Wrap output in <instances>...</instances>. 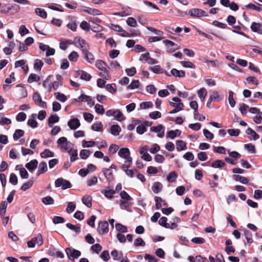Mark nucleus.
<instances>
[{
	"label": "nucleus",
	"mask_w": 262,
	"mask_h": 262,
	"mask_svg": "<svg viewBox=\"0 0 262 262\" xmlns=\"http://www.w3.org/2000/svg\"><path fill=\"white\" fill-rule=\"evenodd\" d=\"M76 208V205L73 202H69L66 209V211L68 213L73 212Z\"/></svg>",
	"instance_id": "69168bd1"
},
{
	"label": "nucleus",
	"mask_w": 262,
	"mask_h": 262,
	"mask_svg": "<svg viewBox=\"0 0 262 262\" xmlns=\"http://www.w3.org/2000/svg\"><path fill=\"white\" fill-rule=\"evenodd\" d=\"M24 135V131L21 129H16L13 134L14 140H17Z\"/></svg>",
	"instance_id": "de8ad7c7"
},
{
	"label": "nucleus",
	"mask_w": 262,
	"mask_h": 262,
	"mask_svg": "<svg viewBox=\"0 0 262 262\" xmlns=\"http://www.w3.org/2000/svg\"><path fill=\"white\" fill-rule=\"evenodd\" d=\"M126 24L129 26L132 27H136L137 26V23L136 19L132 17H129L127 19Z\"/></svg>",
	"instance_id": "603ef678"
},
{
	"label": "nucleus",
	"mask_w": 262,
	"mask_h": 262,
	"mask_svg": "<svg viewBox=\"0 0 262 262\" xmlns=\"http://www.w3.org/2000/svg\"><path fill=\"white\" fill-rule=\"evenodd\" d=\"M97 230L100 235H103L107 233L109 231L108 222L106 221L99 222Z\"/></svg>",
	"instance_id": "1a4fd4ad"
},
{
	"label": "nucleus",
	"mask_w": 262,
	"mask_h": 262,
	"mask_svg": "<svg viewBox=\"0 0 262 262\" xmlns=\"http://www.w3.org/2000/svg\"><path fill=\"white\" fill-rule=\"evenodd\" d=\"M226 163L221 160H217L213 161L211 164V166L215 168H221L225 166Z\"/></svg>",
	"instance_id": "cd10ccee"
},
{
	"label": "nucleus",
	"mask_w": 262,
	"mask_h": 262,
	"mask_svg": "<svg viewBox=\"0 0 262 262\" xmlns=\"http://www.w3.org/2000/svg\"><path fill=\"white\" fill-rule=\"evenodd\" d=\"M129 201H120L119 202L120 208L121 209L126 210L130 211L129 206L130 204L128 202Z\"/></svg>",
	"instance_id": "f704fd0d"
},
{
	"label": "nucleus",
	"mask_w": 262,
	"mask_h": 262,
	"mask_svg": "<svg viewBox=\"0 0 262 262\" xmlns=\"http://www.w3.org/2000/svg\"><path fill=\"white\" fill-rule=\"evenodd\" d=\"M121 130L120 126L117 124L113 125L111 127V133L114 136H117Z\"/></svg>",
	"instance_id": "2f4dec72"
},
{
	"label": "nucleus",
	"mask_w": 262,
	"mask_h": 262,
	"mask_svg": "<svg viewBox=\"0 0 262 262\" xmlns=\"http://www.w3.org/2000/svg\"><path fill=\"white\" fill-rule=\"evenodd\" d=\"M95 112L100 115H103L104 113L105 110L102 105L97 104L95 106Z\"/></svg>",
	"instance_id": "680f3d73"
},
{
	"label": "nucleus",
	"mask_w": 262,
	"mask_h": 262,
	"mask_svg": "<svg viewBox=\"0 0 262 262\" xmlns=\"http://www.w3.org/2000/svg\"><path fill=\"white\" fill-rule=\"evenodd\" d=\"M155 201L156 202V208L157 209H159L162 206L166 205V202L159 196H156L155 198Z\"/></svg>",
	"instance_id": "a878e982"
},
{
	"label": "nucleus",
	"mask_w": 262,
	"mask_h": 262,
	"mask_svg": "<svg viewBox=\"0 0 262 262\" xmlns=\"http://www.w3.org/2000/svg\"><path fill=\"white\" fill-rule=\"evenodd\" d=\"M170 73L172 76L176 77L183 78L185 76V72L184 71L178 70L176 69H172L170 71Z\"/></svg>",
	"instance_id": "5701e85b"
},
{
	"label": "nucleus",
	"mask_w": 262,
	"mask_h": 262,
	"mask_svg": "<svg viewBox=\"0 0 262 262\" xmlns=\"http://www.w3.org/2000/svg\"><path fill=\"white\" fill-rule=\"evenodd\" d=\"M167 219L166 217H162L160 219L159 221V224L162 226L167 228L169 227V224L167 223Z\"/></svg>",
	"instance_id": "e2e57ef3"
},
{
	"label": "nucleus",
	"mask_w": 262,
	"mask_h": 262,
	"mask_svg": "<svg viewBox=\"0 0 262 262\" xmlns=\"http://www.w3.org/2000/svg\"><path fill=\"white\" fill-rule=\"evenodd\" d=\"M35 13L36 15L43 18H46L47 17V13L43 9L36 8L35 10Z\"/></svg>",
	"instance_id": "58836bf2"
},
{
	"label": "nucleus",
	"mask_w": 262,
	"mask_h": 262,
	"mask_svg": "<svg viewBox=\"0 0 262 262\" xmlns=\"http://www.w3.org/2000/svg\"><path fill=\"white\" fill-rule=\"evenodd\" d=\"M57 143L61 150L68 152H70L71 149H73V144L69 142L64 137L59 138L57 141Z\"/></svg>",
	"instance_id": "f03ea898"
},
{
	"label": "nucleus",
	"mask_w": 262,
	"mask_h": 262,
	"mask_svg": "<svg viewBox=\"0 0 262 262\" xmlns=\"http://www.w3.org/2000/svg\"><path fill=\"white\" fill-rule=\"evenodd\" d=\"M178 178V174L175 171H171L167 177V180L169 182H174Z\"/></svg>",
	"instance_id": "4c0bfd02"
},
{
	"label": "nucleus",
	"mask_w": 262,
	"mask_h": 262,
	"mask_svg": "<svg viewBox=\"0 0 262 262\" xmlns=\"http://www.w3.org/2000/svg\"><path fill=\"white\" fill-rule=\"evenodd\" d=\"M69 127L73 130H75L80 126L79 120L77 118H72L68 122Z\"/></svg>",
	"instance_id": "2eb2a0df"
},
{
	"label": "nucleus",
	"mask_w": 262,
	"mask_h": 262,
	"mask_svg": "<svg viewBox=\"0 0 262 262\" xmlns=\"http://www.w3.org/2000/svg\"><path fill=\"white\" fill-rule=\"evenodd\" d=\"M89 50H87L86 51H84L82 53L84 55V58L85 60L90 63H94L95 61V57L94 55L89 52Z\"/></svg>",
	"instance_id": "4be33fe9"
},
{
	"label": "nucleus",
	"mask_w": 262,
	"mask_h": 262,
	"mask_svg": "<svg viewBox=\"0 0 262 262\" xmlns=\"http://www.w3.org/2000/svg\"><path fill=\"white\" fill-rule=\"evenodd\" d=\"M38 165V161L37 160H32L25 165V167L30 171L32 172L35 170Z\"/></svg>",
	"instance_id": "6ab92c4d"
},
{
	"label": "nucleus",
	"mask_w": 262,
	"mask_h": 262,
	"mask_svg": "<svg viewBox=\"0 0 262 262\" xmlns=\"http://www.w3.org/2000/svg\"><path fill=\"white\" fill-rule=\"evenodd\" d=\"M209 97L211 98V100L213 101H221L223 99L222 98L220 97L218 92L216 91L212 92Z\"/></svg>",
	"instance_id": "49530a36"
},
{
	"label": "nucleus",
	"mask_w": 262,
	"mask_h": 262,
	"mask_svg": "<svg viewBox=\"0 0 262 262\" xmlns=\"http://www.w3.org/2000/svg\"><path fill=\"white\" fill-rule=\"evenodd\" d=\"M33 184V181L29 180L27 182L24 183L21 187V189L23 191H26L29 189Z\"/></svg>",
	"instance_id": "a18cd8bd"
},
{
	"label": "nucleus",
	"mask_w": 262,
	"mask_h": 262,
	"mask_svg": "<svg viewBox=\"0 0 262 262\" xmlns=\"http://www.w3.org/2000/svg\"><path fill=\"white\" fill-rule=\"evenodd\" d=\"M66 226L69 229L74 231L76 233H79L80 231V227L79 226H75L71 224V223H67Z\"/></svg>",
	"instance_id": "6e6d98bb"
},
{
	"label": "nucleus",
	"mask_w": 262,
	"mask_h": 262,
	"mask_svg": "<svg viewBox=\"0 0 262 262\" xmlns=\"http://www.w3.org/2000/svg\"><path fill=\"white\" fill-rule=\"evenodd\" d=\"M54 153L48 149H45L43 152L40 153V157L42 158H47L53 157Z\"/></svg>",
	"instance_id": "a19ab883"
},
{
	"label": "nucleus",
	"mask_w": 262,
	"mask_h": 262,
	"mask_svg": "<svg viewBox=\"0 0 262 262\" xmlns=\"http://www.w3.org/2000/svg\"><path fill=\"white\" fill-rule=\"evenodd\" d=\"M33 99L36 104L40 107L42 108H46L47 107L46 103L42 100L40 95L38 93H35L34 94Z\"/></svg>",
	"instance_id": "f8f14e48"
},
{
	"label": "nucleus",
	"mask_w": 262,
	"mask_h": 262,
	"mask_svg": "<svg viewBox=\"0 0 262 262\" xmlns=\"http://www.w3.org/2000/svg\"><path fill=\"white\" fill-rule=\"evenodd\" d=\"M121 198L122 201H130L132 200L130 196L125 191H121L120 193Z\"/></svg>",
	"instance_id": "bf43d9fd"
},
{
	"label": "nucleus",
	"mask_w": 262,
	"mask_h": 262,
	"mask_svg": "<svg viewBox=\"0 0 262 262\" xmlns=\"http://www.w3.org/2000/svg\"><path fill=\"white\" fill-rule=\"evenodd\" d=\"M115 228L117 231L120 232V233H126L128 231L127 227L120 223H117Z\"/></svg>",
	"instance_id": "72a5a7b5"
},
{
	"label": "nucleus",
	"mask_w": 262,
	"mask_h": 262,
	"mask_svg": "<svg viewBox=\"0 0 262 262\" xmlns=\"http://www.w3.org/2000/svg\"><path fill=\"white\" fill-rule=\"evenodd\" d=\"M95 65L100 71L99 75L106 80H109L111 77L109 71L106 69V63L101 60H98L96 61Z\"/></svg>",
	"instance_id": "f257e3e1"
},
{
	"label": "nucleus",
	"mask_w": 262,
	"mask_h": 262,
	"mask_svg": "<svg viewBox=\"0 0 262 262\" xmlns=\"http://www.w3.org/2000/svg\"><path fill=\"white\" fill-rule=\"evenodd\" d=\"M59 118L57 115H52L48 119V124L49 127H52L53 124L59 121Z\"/></svg>",
	"instance_id": "bb28decb"
},
{
	"label": "nucleus",
	"mask_w": 262,
	"mask_h": 262,
	"mask_svg": "<svg viewBox=\"0 0 262 262\" xmlns=\"http://www.w3.org/2000/svg\"><path fill=\"white\" fill-rule=\"evenodd\" d=\"M79 55L77 52L73 51L69 55V59L71 61H76L78 58Z\"/></svg>",
	"instance_id": "3c124183"
},
{
	"label": "nucleus",
	"mask_w": 262,
	"mask_h": 262,
	"mask_svg": "<svg viewBox=\"0 0 262 262\" xmlns=\"http://www.w3.org/2000/svg\"><path fill=\"white\" fill-rule=\"evenodd\" d=\"M163 42L167 47V51L168 52H173L176 50L180 48V46L169 40H164Z\"/></svg>",
	"instance_id": "9d476101"
},
{
	"label": "nucleus",
	"mask_w": 262,
	"mask_h": 262,
	"mask_svg": "<svg viewBox=\"0 0 262 262\" xmlns=\"http://www.w3.org/2000/svg\"><path fill=\"white\" fill-rule=\"evenodd\" d=\"M40 80V77L35 74H31L28 79V82L32 83L34 81H38Z\"/></svg>",
	"instance_id": "09e8293b"
},
{
	"label": "nucleus",
	"mask_w": 262,
	"mask_h": 262,
	"mask_svg": "<svg viewBox=\"0 0 262 262\" xmlns=\"http://www.w3.org/2000/svg\"><path fill=\"white\" fill-rule=\"evenodd\" d=\"M7 207V203L6 201H3L0 204V215L3 217L6 213Z\"/></svg>",
	"instance_id": "37998d69"
},
{
	"label": "nucleus",
	"mask_w": 262,
	"mask_h": 262,
	"mask_svg": "<svg viewBox=\"0 0 262 262\" xmlns=\"http://www.w3.org/2000/svg\"><path fill=\"white\" fill-rule=\"evenodd\" d=\"M188 14L191 16L195 17L208 16V14L205 11L199 8L190 9L188 11Z\"/></svg>",
	"instance_id": "423d86ee"
},
{
	"label": "nucleus",
	"mask_w": 262,
	"mask_h": 262,
	"mask_svg": "<svg viewBox=\"0 0 262 262\" xmlns=\"http://www.w3.org/2000/svg\"><path fill=\"white\" fill-rule=\"evenodd\" d=\"M66 252L68 258L72 260L78 258L81 255L80 251L70 248L66 249Z\"/></svg>",
	"instance_id": "6e6552de"
},
{
	"label": "nucleus",
	"mask_w": 262,
	"mask_h": 262,
	"mask_svg": "<svg viewBox=\"0 0 262 262\" xmlns=\"http://www.w3.org/2000/svg\"><path fill=\"white\" fill-rule=\"evenodd\" d=\"M78 99L82 102H86L88 105L90 107H92L94 105V102L92 100L89 96L82 94L79 97Z\"/></svg>",
	"instance_id": "f3484780"
},
{
	"label": "nucleus",
	"mask_w": 262,
	"mask_h": 262,
	"mask_svg": "<svg viewBox=\"0 0 262 262\" xmlns=\"http://www.w3.org/2000/svg\"><path fill=\"white\" fill-rule=\"evenodd\" d=\"M42 202L45 205H51L54 203V200L51 196H47L42 199Z\"/></svg>",
	"instance_id": "5fc2aeb1"
},
{
	"label": "nucleus",
	"mask_w": 262,
	"mask_h": 262,
	"mask_svg": "<svg viewBox=\"0 0 262 262\" xmlns=\"http://www.w3.org/2000/svg\"><path fill=\"white\" fill-rule=\"evenodd\" d=\"M172 100L173 102H170V105L171 106L183 110L184 104L181 102V100L179 98L173 97Z\"/></svg>",
	"instance_id": "dca6fc26"
},
{
	"label": "nucleus",
	"mask_w": 262,
	"mask_h": 262,
	"mask_svg": "<svg viewBox=\"0 0 262 262\" xmlns=\"http://www.w3.org/2000/svg\"><path fill=\"white\" fill-rule=\"evenodd\" d=\"M245 148L249 152L252 154L255 153V148L254 145L252 144H246L244 145Z\"/></svg>",
	"instance_id": "774afa93"
},
{
	"label": "nucleus",
	"mask_w": 262,
	"mask_h": 262,
	"mask_svg": "<svg viewBox=\"0 0 262 262\" xmlns=\"http://www.w3.org/2000/svg\"><path fill=\"white\" fill-rule=\"evenodd\" d=\"M134 245L135 247H144L145 243L142 238L138 237L135 240Z\"/></svg>",
	"instance_id": "864d4df0"
},
{
	"label": "nucleus",
	"mask_w": 262,
	"mask_h": 262,
	"mask_svg": "<svg viewBox=\"0 0 262 262\" xmlns=\"http://www.w3.org/2000/svg\"><path fill=\"white\" fill-rule=\"evenodd\" d=\"M106 89L108 92L111 93H115L117 90L116 85L114 83L108 84L106 86Z\"/></svg>",
	"instance_id": "0e129e2a"
},
{
	"label": "nucleus",
	"mask_w": 262,
	"mask_h": 262,
	"mask_svg": "<svg viewBox=\"0 0 262 262\" xmlns=\"http://www.w3.org/2000/svg\"><path fill=\"white\" fill-rule=\"evenodd\" d=\"M43 241L42 236L40 233H38L36 236L33 237L30 241L27 242V246L30 248L35 247L36 245L40 246L43 244Z\"/></svg>",
	"instance_id": "39448f33"
},
{
	"label": "nucleus",
	"mask_w": 262,
	"mask_h": 262,
	"mask_svg": "<svg viewBox=\"0 0 262 262\" xmlns=\"http://www.w3.org/2000/svg\"><path fill=\"white\" fill-rule=\"evenodd\" d=\"M110 28L115 31L122 32V33L121 34V35L123 37L131 36L130 34L129 33L126 32L124 30L122 29V28L121 26L118 25L111 24Z\"/></svg>",
	"instance_id": "ddd939ff"
},
{
	"label": "nucleus",
	"mask_w": 262,
	"mask_h": 262,
	"mask_svg": "<svg viewBox=\"0 0 262 262\" xmlns=\"http://www.w3.org/2000/svg\"><path fill=\"white\" fill-rule=\"evenodd\" d=\"M246 133L250 135L254 140H256L259 138V135L251 128H249L246 130Z\"/></svg>",
	"instance_id": "79ce46f5"
},
{
	"label": "nucleus",
	"mask_w": 262,
	"mask_h": 262,
	"mask_svg": "<svg viewBox=\"0 0 262 262\" xmlns=\"http://www.w3.org/2000/svg\"><path fill=\"white\" fill-rule=\"evenodd\" d=\"M74 44L77 47L80 48L82 52L89 50L90 47L88 42L79 36H77L74 39Z\"/></svg>",
	"instance_id": "20e7f679"
},
{
	"label": "nucleus",
	"mask_w": 262,
	"mask_h": 262,
	"mask_svg": "<svg viewBox=\"0 0 262 262\" xmlns=\"http://www.w3.org/2000/svg\"><path fill=\"white\" fill-rule=\"evenodd\" d=\"M15 68L21 67L24 70H28V66L25 64V62L24 60L17 61L15 63Z\"/></svg>",
	"instance_id": "c03bdc74"
},
{
	"label": "nucleus",
	"mask_w": 262,
	"mask_h": 262,
	"mask_svg": "<svg viewBox=\"0 0 262 262\" xmlns=\"http://www.w3.org/2000/svg\"><path fill=\"white\" fill-rule=\"evenodd\" d=\"M162 184L159 182H156L154 183L152 186V190L155 193H159L162 189Z\"/></svg>",
	"instance_id": "7c9ffc66"
},
{
	"label": "nucleus",
	"mask_w": 262,
	"mask_h": 262,
	"mask_svg": "<svg viewBox=\"0 0 262 262\" xmlns=\"http://www.w3.org/2000/svg\"><path fill=\"white\" fill-rule=\"evenodd\" d=\"M92 198L90 195H84L82 199V202L83 204L90 208L92 206Z\"/></svg>",
	"instance_id": "c756f323"
},
{
	"label": "nucleus",
	"mask_w": 262,
	"mask_h": 262,
	"mask_svg": "<svg viewBox=\"0 0 262 262\" xmlns=\"http://www.w3.org/2000/svg\"><path fill=\"white\" fill-rule=\"evenodd\" d=\"M251 30L255 32H257L259 34H262V27L259 23L253 22L251 26Z\"/></svg>",
	"instance_id": "393cba45"
},
{
	"label": "nucleus",
	"mask_w": 262,
	"mask_h": 262,
	"mask_svg": "<svg viewBox=\"0 0 262 262\" xmlns=\"http://www.w3.org/2000/svg\"><path fill=\"white\" fill-rule=\"evenodd\" d=\"M81 11L93 15H99L101 14V12L99 10L89 7L85 9H82Z\"/></svg>",
	"instance_id": "b1692460"
},
{
	"label": "nucleus",
	"mask_w": 262,
	"mask_h": 262,
	"mask_svg": "<svg viewBox=\"0 0 262 262\" xmlns=\"http://www.w3.org/2000/svg\"><path fill=\"white\" fill-rule=\"evenodd\" d=\"M48 170L47 164L45 162H41L39 164L38 169V174L46 172Z\"/></svg>",
	"instance_id": "c85d7f7f"
},
{
	"label": "nucleus",
	"mask_w": 262,
	"mask_h": 262,
	"mask_svg": "<svg viewBox=\"0 0 262 262\" xmlns=\"http://www.w3.org/2000/svg\"><path fill=\"white\" fill-rule=\"evenodd\" d=\"M54 96L57 100L61 102H64L67 100V96L63 94L60 93L59 92L55 93Z\"/></svg>",
	"instance_id": "c9c22d12"
},
{
	"label": "nucleus",
	"mask_w": 262,
	"mask_h": 262,
	"mask_svg": "<svg viewBox=\"0 0 262 262\" xmlns=\"http://www.w3.org/2000/svg\"><path fill=\"white\" fill-rule=\"evenodd\" d=\"M228 101L231 107H233L236 102L233 98V92L231 91L229 92Z\"/></svg>",
	"instance_id": "8fccbe9b"
},
{
	"label": "nucleus",
	"mask_w": 262,
	"mask_h": 262,
	"mask_svg": "<svg viewBox=\"0 0 262 262\" xmlns=\"http://www.w3.org/2000/svg\"><path fill=\"white\" fill-rule=\"evenodd\" d=\"M71 154L70 161L73 162L78 159V153L77 150L76 149H71L70 152Z\"/></svg>",
	"instance_id": "052dcab7"
},
{
	"label": "nucleus",
	"mask_w": 262,
	"mask_h": 262,
	"mask_svg": "<svg viewBox=\"0 0 262 262\" xmlns=\"http://www.w3.org/2000/svg\"><path fill=\"white\" fill-rule=\"evenodd\" d=\"M26 118H27V115L25 113L20 112L17 115L16 117V120L17 121L21 122V121H25L26 120Z\"/></svg>",
	"instance_id": "338daca9"
},
{
	"label": "nucleus",
	"mask_w": 262,
	"mask_h": 262,
	"mask_svg": "<svg viewBox=\"0 0 262 262\" xmlns=\"http://www.w3.org/2000/svg\"><path fill=\"white\" fill-rule=\"evenodd\" d=\"M105 114L107 117L114 116V119L118 121H122L125 119V117L119 109L107 110Z\"/></svg>",
	"instance_id": "7ed1b4c3"
},
{
	"label": "nucleus",
	"mask_w": 262,
	"mask_h": 262,
	"mask_svg": "<svg viewBox=\"0 0 262 262\" xmlns=\"http://www.w3.org/2000/svg\"><path fill=\"white\" fill-rule=\"evenodd\" d=\"M102 193L107 199H112L113 198L114 195L116 193V191L115 190L113 189H109L108 188H106V189L102 191Z\"/></svg>",
	"instance_id": "aec40b11"
},
{
	"label": "nucleus",
	"mask_w": 262,
	"mask_h": 262,
	"mask_svg": "<svg viewBox=\"0 0 262 262\" xmlns=\"http://www.w3.org/2000/svg\"><path fill=\"white\" fill-rule=\"evenodd\" d=\"M90 155V151L87 149H82L80 152V157L82 159H87Z\"/></svg>",
	"instance_id": "13d9d810"
},
{
	"label": "nucleus",
	"mask_w": 262,
	"mask_h": 262,
	"mask_svg": "<svg viewBox=\"0 0 262 262\" xmlns=\"http://www.w3.org/2000/svg\"><path fill=\"white\" fill-rule=\"evenodd\" d=\"M55 186L56 187H62L63 189L70 188L72 187L71 183L62 178H58L55 182Z\"/></svg>",
	"instance_id": "0eeeda50"
},
{
	"label": "nucleus",
	"mask_w": 262,
	"mask_h": 262,
	"mask_svg": "<svg viewBox=\"0 0 262 262\" xmlns=\"http://www.w3.org/2000/svg\"><path fill=\"white\" fill-rule=\"evenodd\" d=\"M119 157L123 158L124 159H128L130 158V151L128 148H121L118 153Z\"/></svg>",
	"instance_id": "a211bd4d"
},
{
	"label": "nucleus",
	"mask_w": 262,
	"mask_h": 262,
	"mask_svg": "<svg viewBox=\"0 0 262 262\" xmlns=\"http://www.w3.org/2000/svg\"><path fill=\"white\" fill-rule=\"evenodd\" d=\"M177 149L178 151H181L187 148L186 143L182 140H178L176 142Z\"/></svg>",
	"instance_id": "e433bc0d"
},
{
	"label": "nucleus",
	"mask_w": 262,
	"mask_h": 262,
	"mask_svg": "<svg viewBox=\"0 0 262 262\" xmlns=\"http://www.w3.org/2000/svg\"><path fill=\"white\" fill-rule=\"evenodd\" d=\"M150 130L153 132L157 133V136L159 138H163L164 136V129L162 125L160 124L156 126H151Z\"/></svg>",
	"instance_id": "4468645a"
},
{
	"label": "nucleus",
	"mask_w": 262,
	"mask_h": 262,
	"mask_svg": "<svg viewBox=\"0 0 262 262\" xmlns=\"http://www.w3.org/2000/svg\"><path fill=\"white\" fill-rule=\"evenodd\" d=\"M102 172L107 181L111 182L113 180V171L110 168H104Z\"/></svg>",
	"instance_id": "412c9836"
},
{
	"label": "nucleus",
	"mask_w": 262,
	"mask_h": 262,
	"mask_svg": "<svg viewBox=\"0 0 262 262\" xmlns=\"http://www.w3.org/2000/svg\"><path fill=\"white\" fill-rule=\"evenodd\" d=\"M234 178L236 181H239L244 184H247L249 182V180L247 178L239 175L234 176Z\"/></svg>",
	"instance_id": "ea45409f"
},
{
	"label": "nucleus",
	"mask_w": 262,
	"mask_h": 262,
	"mask_svg": "<svg viewBox=\"0 0 262 262\" xmlns=\"http://www.w3.org/2000/svg\"><path fill=\"white\" fill-rule=\"evenodd\" d=\"M207 90L204 88H202L198 91V95L200 100L203 101L207 95Z\"/></svg>",
	"instance_id": "473e14b6"
},
{
	"label": "nucleus",
	"mask_w": 262,
	"mask_h": 262,
	"mask_svg": "<svg viewBox=\"0 0 262 262\" xmlns=\"http://www.w3.org/2000/svg\"><path fill=\"white\" fill-rule=\"evenodd\" d=\"M125 163L121 166V168L124 170L125 169H128L132 164V158H129L128 159H125Z\"/></svg>",
	"instance_id": "4d7b16f0"
},
{
	"label": "nucleus",
	"mask_w": 262,
	"mask_h": 262,
	"mask_svg": "<svg viewBox=\"0 0 262 262\" xmlns=\"http://www.w3.org/2000/svg\"><path fill=\"white\" fill-rule=\"evenodd\" d=\"M39 49L42 51H46L47 56L53 55L55 54V50L53 48H50L48 45L43 43H39Z\"/></svg>",
	"instance_id": "9b49d317"
}]
</instances>
